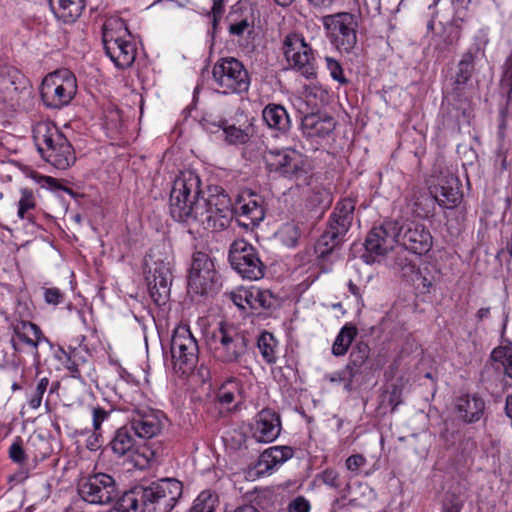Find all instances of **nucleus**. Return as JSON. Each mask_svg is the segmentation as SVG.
<instances>
[{
	"label": "nucleus",
	"mask_w": 512,
	"mask_h": 512,
	"mask_svg": "<svg viewBox=\"0 0 512 512\" xmlns=\"http://www.w3.org/2000/svg\"><path fill=\"white\" fill-rule=\"evenodd\" d=\"M485 411V401L477 395H462L455 401V412L461 421L471 424L478 422Z\"/></svg>",
	"instance_id": "obj_22"
},
{
	"label": "nucleus",
	"mask_w": 512,
	"mask_h": 512,
	"mask_svg": "<svg viewBox=\"0 0 512 512\" xmlns=\"http://www.w3.org/2000/svg\"><path fill=\"white\" fill-rule=\"evenodd\" d=\"M263 159L270 172L286 178H299L307 173L306 158L294 149L268 150Z\"/></svg>",
	"instance_id": "obj_13"
},
{
	"label": "nucleus",
	"mask_w": 512,
	"mask_h": 512,
	"mask_svg": "<svg viewBox=\"0 0 512 512\" xmlns=\"http://www.w3.org/2000/svg\"><path fill=\"white\" fill-rule=\"evenodd\" d=\"M474 59L475 57L472 52L468 51L462 55L458 62L453 80V96L460 97L463 95L465 86L470 81L475 70Z\"/></svg>",
	"instance_id": "obj_27"
},
{
	"label": "nucleus",
	"mask_w": 512,
	"mask_h": 512,
	"mask_svg": "<svg viewBox=\"0 0 512 512\" xmlns=\"http://www.w3.org/2000/svg\"><path fill=\"white\" fill-rule=\"evenodd\" d=\"M463 508V500L461 497L453 493H447L443 500V512H460Z\"/></svg>",
	"instance_id": "obj_51"
},
{
	"label": "nucleus",
	"mask_w": 512,
	"mask_h": 512,
	"mask_svg": "<svg viewBox=\"0 0 512 512\" xmlns=\"http://www.w3.org/2000/svg\"><path fill=\"white\" fill-rule=\"evenodd\" d=\"M228 31L234 36H243L245 33L251 34L253 32V26L247 19H242L235 23H230Z\"/></svg>",
	"instance_id": "obj_52"
},
{
	"label": "nucleus",
	"mask_w": 512,
	"mask_h": 512,
	"mask_svg": "<svg viewBox=\"0 0 512 512\" xmlns=\"http://www.w3.org/2000/svg\"><path fill=\"white\" fill-rule=\"evenodd\" d=\"M13 337L11 339L13 346L17 349L18 343H24L28 346L36 348L41 341V329L34 323L29 321H16L12 324Z\"/></svg>",
	"instance_id": "obj_28"
},
{
	"label": "nucleus",
	"mask_w": 512,
	"mask_h": 512,
	"mask_svg": "<svg viewBox=\"0 0 512 512\" xmlns=\"http://www.w3.org/2000/svg\"><path fill=\"white\" fill-rule=\"evenodd\" d=\"M219 506L218 495L211 490H204L194 500L190 512H215Z\"/></svg>",
	"instance_id": "obj_38"
},
{
	"label": "nucleus",
	"mask_w": 512,
	"mask_h": 512,
	"mask_svg": "<svg viewBox=\"0 0 512 512\" xmlns=\"http://www.w3.org/2000/svg\"><path fill=\"white\" fill-rule=\"evenodd\" d=\"M209 345L216 361L223 364H239L243 368H248L247 362L250 356L248 339L234 327L221 324L213 332Z\"/></svg>",
	"instance_id": "obj_6"
},
{
	"label": "nucleus",
	"mask_w": 512,
	"mask_h": 512,
	"mask_svg": "<svg viewBox=\"0 0 512 512\" xmlns=\"http://www.w3.org/2000/svg\"><path fill=\"white\" fill-rule=\"evenodd\" d=\"M76 93V77L68 69H60L48 74L43 79L40 89L44 104L54 109L68 105Z\"/></svg>",
	"instance_id": "obj_7"
},
{
	"label": "nucleus",
	"mask_w": 512,
	"mask_h": 512,
	"mask_svg": "<svg viewBox=\"0 0 512 512\" xmlns=\"http://www.w3.org/2000/svg\"><path fill=\"white\" fill-rule=\"evenodd\" d=\"M43 297L47 304L58 305L64 301V293L56 287L43 288Z\"/></svg>",
	"instance_id": "obj_53"
},
{
	"label": "nucleus",
	"mask_w": 512,
	"mask_h": 512,
	"mask_svg": "<svg viewBox=\"0 0 512 512\" xmlns=\"http://www.w3.org/2000/svg\"><path fill=\"white\" fill-rule=\"evenodd\" d=\"M49 383L50 378L48 376L38 378L36 386L27 400L28 406L31 409L36 410L41 406L43 396L48 392Z\"/></svg>",
	"instance_id": "obj_41"
},
{
	"label": "nucleus",
	"mask_w": 512,
	"mask_h": 512,
	"mask_svg": "<svg viewBox=\"0 0 512 512\" xmlns=\"http://www.w3.org/2000/svg\"><path fill=\"white\" fill-rule=\"evenodd\" d=\"M239 217V224L245 228H252L265 217L264 201L255 193H243L233 207V213Z\"/></svg>",
	"instance_id": "obj_17"
},
{
	"label": "nucleus",
	"mask_w": 512,
	"mask_h": 512,
	"mask_svg": "<svg viewBox=\"0 0 512 512\" xmlns=\"http://www.w3.org/2000/svg\"><path fill=\"white\" fill-rule=\"evenodd\" d=\"M22 78V75L15 69L0 70V98L3 101L13 98L14 93L19 89L17 83H20Z\"/></svg>",
	"instance_id": "obj_33"
},
{
	"label": "nucleus",
	"mask_w": 512,
	"mask_h": 512,
	"mask_svg": "<svg viewBox=\"0 0 512 512\" xmlns=\"http://www.w3.org/2000/svg\"><path fill=\"white\" fill-rule=\"evenodd\" d=\"M335 128L332 117H321L317 114H307L302 118L301 129L303 134L311 139L324 138Z\"/></svg>",
	"instance_id": "obj_24"
},
{
	"label": "nucleus",
	"mask_w": 512,
	"mask_h": 512,
	"mask_svg": "<svg viewBox=\"0 0 512 512\" xmlns=\"http://www.w3.org/2000/svg\"><path fill=\"white\" fill-rule=\"evenodd\" d=\"M214 281V277L200 276L196 272H189L188 288L195 294L204 295L211 290Z\"/></svg>",
	"instance_id": "obj_40"
},
{
	"label": "nucleus",
	"mask_w": 512,
	"mask_h": 512,
	"mask_svg": "<svg viewBox=\"0 0 512 512\" xmlns=\"http://www.w3.org/2000/svg\"><path fill=\"white\" fill-rule=\"evenodd\" d=\"M343 241V237L336 234V232L326 229L325 232L318 239L315 250L319 257L324 258L330 254L340 243Z\"/></svg>",
	"instance_id": "obj_39"
},
{
	"label": "nucleus",
	"mask_w": 512,
	"mask_h": 512,
	"mask_svg": "<svg viewBox=\"0 0 512 512\" xmlns=\"http://www.w3.org/2000/svg\"><path fill=\"white\" fill-rule=\"evenodd\" d=\"M229 261L244 279L258 280L265 274V265L257 249L244 239H237L231 244Z\"/></svg>",
	"instance_id": "obj_11"
},
{
	"label": "nucleus",
	"mask_w": 512,
	"mask_h": 512,
	"mask_svg": "<svg viewBox=\"0 0 512 512\" xmlns=\"http://www.w3.org/2000/svg\"><path fill=\"white\" fill-rule=\"evenodd\" d=\"M152 454L148 447L137 444L135 451H131L127 457L134 464L135 468L143 470L149 466Z\"/></svg>",
	"instance_id": "obj_44"
},
{
	"label": "nucleus",
	"mask_w": 512,
	"mask_h": 512,
	"mask_svg": "<svg viewBox=\"0 0 512 512\" xmlns=\"http://www.w3.org/2000/svg\"><path fill=\"white\" fill-rule=\"evenodd\" d=\"M461 196L459 180L455 176L448 175L439 179L434 190V198L440 206L454 208Z\"/></svg>",
	"instance_id": "obj_23"
},
{
	"label": "nucleus",
	"mask_w": 512,
	"mask_h": 512,
	"mask_svg": "<svg viewBox=\"0 0 512 512\" xmlns=\"http://www.w3.org/2000/svg\"><path fill=\"white\" fill-rule=\"evenodd\" d=\"M397 242L406 250L417 255H423L431 250L433 238L430 231L423 224L407 222L401 226L398 225Z\"/></svg>",
	"instance_id": "obj_15"
},
{
	"label": "nucleus",
	"mask_w": 512,
	"mask_h": 512,
	"mask_svg": "<svg viewBox=\"0 0 512 512\" xmlns=\"http://www.w3.org/2000/svg\"><path fill=\"white\" fill-rule=\"evenodd\" d=\"M366 464L367 459L362 454H352L345 461L346 469L353 475H358Z\"/></svg>",
	"instance_id": "obj_48"
},
{
	"label": "nucleus",
	"mask_w": 512,
	"mask_h": 512,
	"mask_svg": "<svg viewBox=\"0 0 512 512\" xmlns=\"http://www.w3.org/2000/svg\"><path fill=\"white\" fill-rule=\"evenodd\" d=\"M136 445L134 434L127 427L119 428L110 441L112 451L120 457L127 456L131 451H135Z\"/></svg>",
	"instance_id": "obj_31"
},
{
	"label": "nucleus",
	"mask_w": 512,
	"mask_h": 512,
	"mask_svg": "<svg viewBox=\"0 0 512 512\" xmlns=\"http://www.w3.org/2000/svg\"><path fill=\"white\" fill-rule=\"evenodd\" d=\"M458 104L454 105L449 111V117L455 120V124L460 129L462 126L470 125L471 119L473 118V109L469 100L462 96L456 97Z\"/></svg>",
	"instance_id": "obj_34"
},
{
	"label": "nucleus",
	"mask_w": 512,
	"mask_h": 512,
	"mask_svg": "<svg viewBox=\"0 0 512 512\" xmlns=\"http://www.w3.org/2000/svg\"><path fill=\"white\" fill-rule=\"evenodd\" d=\"M282 234L289 237L291 245H294L300 236L299 230L294 224H286L282 228Z\"/></svg>",
	"instance_id": "obj_57"
},
{
	"label": "nucleus",
	"mask_w": 512,
	"mask_h": 512,
	"mask_svg": "<svg viewBox=\"0 0 512 512\" xmlns=\"http://www.w3.org/2000/svg\"><path fill=\"white\" fill-rule=\"evenodd\" d=\"M257 346L265 362L276 363L278 342L271 333L263 332L257 340Z\"/></svg>",
	"instance_id": "obj_37"
},
{
	"label": "nucleus",
	"mask_w": 512,
	"mask_h": 512,
	"mask_svg": "<svg viewBox=\"0 0 512 512\" xmlns=\"http://www.w3.org/2000/svg\"><path fill=\"white\" fill-rule=\"evenodd\" d=\"M262 118L270 129L285 133L291 126L286 109L279 104H268L262 111Z\"/></svg>",
	"instance_id": "obj_30"
},
{
	"label": "nucleus",
	"mask_w": 512,
	"mask_h": 512,
	"mask_svg": "<svg viewBox=\"0 0 512 512\" xmlns=\"http://www.w3.org/2000/svg\"><path fill=\"white\" fill-rule=\"evenodd\" d=\"M399 266L401 267L404 275L418 273V268L416 267V265H414L412 263H408V264H404V265L402 263H399Z\"/></svg>",
	"instance_id": "obj_62"
},
{
	"label": "nucleus",
	"mask_w": 512,
	"mask_h": 512,
	"mask_svg": "<svg viewBox=\"0 0 512 512\" xmlns=\"http://www.w3.org/2000/svg\"><path fill=\"white\" fill-rule=\"evenodd\" d=\"M65 368L70 371V374L74 378L80 377V371L78 368V364L73 361L70 357L67 358V361L65 362Z\"/></svg>",
	"instance_id": "obj_61"
},
{
	"label": "nucleus",
	"mask_w": 512,
	"mask_h": 512,
	"mask_svg": "<svg viewBox=\"0 0 512 512\" xmlns=\"http://www.w3.org/2000/svg\"><path fill=\"white\" fill-rule=\"evenodd\" d=\"M201 180L191 170L181 172L170 192V214L179 222L199 225L204 230L221 231L230 225L233 206L222 187L209 188L206 198L201 196Z\"/></svg>",
	"instance_id": "obj_1"
},
{
	"label": "nucleus",
	"mask_w": 512,
	"mask_h": 512,
	"mask_svg": "<svg viewBox=\"0 0 512 512\" xmlns=\"http://www.w3.org/2000/svg\"><path fill=\"white\" fill-rule=\"evenodd\" d=\"M323 25L339 51H352L357 43L358 23L355 15L348 12L328 15L323 17Z\"/></svg>",
	"instance_id": "obj_12"
},
{
	"label": "nucleus",
	"mask_w": 512,
	"mask_h": 512,
	"mask_svg": "<svg viewBox=\"0 0 512 512\" xmlns=\"http://www.w3.org/2000/svg\"><path fill=\"white\" fill-rule=\"evenodd\" d=\"M109 412L101 407H95L92 410L93 428L97 432L100 430L102 423L108 418Z\"/></svg>",
	"instance_id": "obj_56"
},
{
	"label": "nucleus",
	"mask_w": 512,
	"mask_h": 512,
	"mask_svg": "<svg viewBox=\"0 0 512 512\" xmlns=\"http://www.w3.org/2000/svg\"><path fill=\"white\" fill-rule=\"evenodd\" d=\"M356 335L357 329L354 326L344 325L333 342L332 354L336 357L344 356Z\"/></svg>",
	"instance_id": "obj_35"
},
{
	"label": "nucleus",
	"mask_w": 512,
	"mask_h": 512,
	"mask_svg": "<svg viewBox=\"0 0 512 512\" xmlns=\"http://www.w3.org/2000/svg\"><path fill=\"white\" fill-rule=\"evenodd\" d=\"M33 138L42 158L55 168L65 170L75 162L73 147L53 122H37Z\"/></svg>",
	"instance_id": "obj_4"
},
{
	"label": "nucleus",
	"mask_w": 512,
	"mask_h": 512,
	"mask_svg": "<svg viewBox=\"0 0 512 512\" xmlns=\"http://www.w3.org/2000/svg\"><path fill=\"white\" fill-rule=\"evenodd\" d=\"M130 425L139 438L151 439L162 429V415L150 408L137 409L132 414Z\"/></svg>",
	"instance_id": "obj_20"
},
{
	"label": "nucleus",
	"mask_w": 512,
	"mask_h": 512,
	"mask_svg": "<svg viewBox=\"0 0 512 512\" xmlns=\"http://www.w3.org/2000/svg\"><path fill=\"white\" fill-rule=\"evenodd\" d=\"M388 402L392 406V410H395V408L402 403L401 391L397 387H394L389 393Z\"/></svg>",
	"instance_id": "obj_58"
},
{
	"label": "nucleus",
	"mask_w": 512,
	"mask_h": 512,
	"mask_svg": "<svg viewBox=\"0 0 512 512\" xmlns=\"http://www.w3.org/2000/svg\"><path fill=\"white\" fill-rule=\"evenodd\" d=\"M173 257L165 243L155 245L144 260V273L150 297L158 306L165 305L170 296Z\"/></svg>",
	"instance_id": "obj_3"
},
{
	"label": "nucleus",
	"mask_w": 512,
	"mask_h": 512,
	"mask_svg": "<svg viewBox=\"0 0 512 512\" xmlns=\"http://www.w3.org/2000/svg\"><path fill=\"white\" fill-rule=\"evenodd\" d=\"M9 457L15 463H23L26 460V453L22 446V439L17 437L9 448Z\"/></svg>",
	"instance_id": "obj_50"
},
{
	"label": "nucleus",
	"mask_w": 512,
	"mask_h": 512,
	"mask_svg": "<svg viewBox=\"0 0 512 512\" xmlns=\"http://www.w3.org/2000/svg\"><path fill=\"white\" fill-rule=\"evenodd\" d=\"M17 216L21 220L34 221L32 211L36 208V197L29 188L20 189V198L17 203Z\"/></svg>",
	"instance_id": "obj_36"
},
{
	"label": "nucleus",
	"mask_w": 512,
	"mask_h": 512,
	"mask_svg": "<svg viewBox=\"0 0 512 512\" xmlns=\"http://www.w3.org/2000/svg\"><path fill=\"white\" fill-rule=\"evenodd\" d=\"M206 268H214L213 261L206 253L195 252L193 254L190 271H199Z\"/></svg>",
	"instance_id": "obj_46"
},
{
	"label": "nucleus",
	"mask_w": 512,
	"mask_h": 512,
	"mask_svg": "<svg viewBox=\"0 0 512 512\" xmlns=\"http://www.w3.org/2000/svg\"><path fill=\"white\" fill-rule=\"evenodd\" d=\"M250 431L257 442L271 443L280 435V416L272 409H262L255 415Z\"/></svg>",
	"instance_id": "obj_19"
},
{
	"label": "nucleus",
	"mask_w": 512,
	"mask_h": 512,
	"mask_svg": "<svg viewBox=\"0 0 512 512\" xmlns=\"http://www.w3.org/2000/svg\"><path fill=\"white\" fill-rule=\"evenodd\" d=\"M370 354L368 344L364 342L357 343L351 350L348 363L346 364L347 371L350 372L355 378L363 372V367L366 364Z\"/></svg>",
	"instance_id": "obj_32"
},
{
	"label": "nucleus",
	"mask_w": 512,
	"mask_h": 512,
	"mask_svg": "<svg viewBox=\"0 0 512 512\" xmlns=\"http://www.w3.org/2000/svg\"><path fill=\"white\" fill-rule=\"evenodd\" d=\"M282 50L289 67L307 79L316 76L317 61L315 51L299 33L287 34L282 42Z\"/></svg>",
	"instance_id": "obj_8"
},
{
	"label": "nucleus",
	"mask_w": 512,
	"mask_h": 512,
	"mask_svg": "<svg viewBox=\"0 0 512 512\" xmlns=\"http://www.w3.org/2000/svg\"><path fill=\"white\" fill-rule=\"evenodd\" d=\"M54 15L64 23H73L82 14L85 0H49Z\"/></svg>",
	"instance_id": "obj_29"
},
{
	"label": "nucleus",
	"mask_w": 512,
	"mask_h": 512,
	"mask_svg": "<svg viewBox=\"0 0 512 512\" xmlns=\"http://www.w3.org/2000/svg\"><path fill=\"white\" fill-rule=\"evenodd\" d=\"M491 358L495 362H499L504 369L506 376L512 378V348L500 346L495 348L491 353Z\"/></svg>",
	"instance_id": "obj_42"
},
{
	"label": "nucleus",
	"mask_w": 512,
	"mask_h": 512,
	"mask_svg": "<svg viewBox=\"0 0 512 512\" xmlns=\"http://www.w3.org/2000/svg\"><path fill=\"white\" fill-rule=\"evenodd\" d=\"M354 210L355 202L349 198L343 199L331 213L327 228L344 238L352 225Z\"/></svg>",
	"instance_id": "obj_21"
},
{
	"label": "nucleus",
	"mask_w": 512,
	"mask_h": 512,
	"mask_svg": "<svg viewBox=\"0 0 512 512\" xmlns=\"http://www.w3.org/2000/svg\"><path fill=\"white\" fill-rule=\"evenodd\" d=\"M100 446L98 441V435L94 431V434L87 440V447L90 450H96Z\"/></svg>",
	"instance_id": "obj_63"
},
{
	"label": "nucleus",
	"mask_w": 512,
	"mask_h": 512,
	"mask_svg": "<svg viewBox=\"0 0 512 512\" xmlns=\"http://www.w3.org/2000/svg\"><path fill=\"white\" fill-rule=\"evenodd\" d=\"M230 298L240 309L252 310L269 309L275 303V297L271 291L256 286L239 287L232 291Z\"/></svg>",
	"instance_id": "obj_18"
},
{
	"label": "nucleus",
	"mask_w": 512,
	"mask_h": 512,
	"mask_svg": "<svg viewBox=\"0 0 512 512\" xmlns=\"http://www.w3.org/2000/svg\"><path fill=\"white\" fill-rule=\"evenodd\" d=\"M398 223L393 221L385 222L379 227L373 228L366 237L365 249L367 255L364 257L384 256L393 249L397 243Z\"/></svg>",
	"instance_id": "obj_16"
},
{
	"label": "nucleus",
	"mask_w": 512,
	"mask_h": 512,
	"mask_svg": "<svg viewBox=\"0 0 512 512\" xmlns=\"http://www.w3.org/2000/svg\"><path fill=\"white\" fill-rule=\"evenodd\" d=\"M293 456L292 448L288 446H273L266 449L256 464L258 474L269 473L273 468L283 464Z\"/></svg>",
	"instance_id": "obj_25"
},
{
	"label": "nucleus",
	"mask_w": 512,
	"mask_h": 512,
	"mask_svg": "<svg viewBox=\"0 0 512 512\" xmlns=\"http://www.w3.org/2000/svg\"><path fill=\"white\" fill-rule=\"evenodd\" d=\"M318 478L323 484H325L333 489H339L341 487L340 475L337 471H335L333 469L324 470L318 476Z\"/></svg>",
	"instance_id": "obj_49"
},
{
	"label": "nucleus",
	"mask_w": 512,
	"mask_h": 512,
	"mask_svg": "<svg viewBox=\"0 0 512 512\" xmlns=\"http://www.w3.org/2000/svg\"><path fill=\"white\" fill-rule=\"evenodd\" d=\"M198 353V344L190 329L187 326L177 327L171 339L174 372L181 376L192 373L198 363Z\"/></svg>",
	"instance_id": "obj_10"
},
{
	"label": "nucleus",
	"mask_w": 512,
	"mask_h": 512,
	"mask_svg": "<svg viewBox=\"0 0 512 512\" xmlns=\"http://www.w3.org/2000/svg\"><path fill=\"white\" fill-rule=\"evenodd\" d=\"M326 64L327 69L334 80L338 81L342 85L348 82L344 76L343 68L337 60L331 57H326Z\"/></svg>",
	"instance_id": "obj_47"
},
{
	"label": "nucleus",
	"mask_w": 512,
	"mask_h": 512,
	"mask_svg": "<svg viewBox=\"0 0 512 512\" xmlns=\"http://www.w3.org/2000/svg\"><path fill=\"white\" fill-rule=\"evenodd\" d=\"M310 509L309 501L303 496L296 497L288 505V512H309Z\"/></svg>",
	"instance_id": "obj_54"
},
{
	"label": "nucleus",
	"mask_w": 512,
	"mask_h": 512,
	"mask_svg": "<svg viewBox=\"0 0 512 512\" xmlns=\"http://www.w3.org/2000/svg\"><path fill=\"white\" fill-rule=\"evenodd\" d=\"M501 84L503 87L512 89V60L506 58L502 66V79Z\"/></svg>",
	"instance_id": "obj_55"
},
{
	"label": "nucleus",
	"mask_w": 512,
	"mask_h": 512,
	"mask_svg": "<svg viewBox=\"0 0 512 512\" xmlns=\"http://www.w3.org/2000/svg\"><path fill=\"white\" fill-rule=\"evenodd\" d=\"M102 41L106 55L119 69L132 66L137 55V46L125 22L110 18L103 25Z\"/></svg>",
	"instance_id": "obj_5"
},
{
	"label": "nucleus",
	"mask_w": 512,
	"mask_h": 512,
	"mask_svg": "<svg viewBox=\"0 0 512 512\" xmlns=\"http://www.w3.org/2000/svg\"><path fill=\"white\" fill-rule=\"evenodd\" d=\"M203 126L211 133L222 130L226 142L231 145L245 144L249 141L251 136V128L249 126L240 128L235 125H227L226 121H221L219 123L205 121Z\"/></svg>",
	"instance_id": "obj_26"
},
{
	"label": "nucleus",
	"mask_w": 512,
	"mask_h": 512,
	"mask_svg": "<svg viewBox=\"0 0 512 512\" xmlns=\"http://www.w3.org/2000/svg\"><path fill=\"white\" fill-rule=\"evenodd\" d=\"M330 382L332 383H344V388L347 391H351L353 388V382L355 377L347 371V368L344 367L342 370L333 372L328 376Z\"/></svg>",
	"instance_id": "obj_45"
},
{
	"label": "nucleus",
	"mask_w": 512,
	"mask_h": 512,
	"mask_svg": "<svg viewBox=\"0 0 512 512\" xmlns=\"http://www.w3.org/2000/svg\"><path fill=\"white\" fill-rule=\"evenodd\" d=\"M223 1L224 0H213L212 13L214 25L223 13Z\"/></svg>",
	"instance_id": "obj_60"
},
{
	"label": "nucleus",
	"mask_w": 512,
	"mask_h": 512,
	"mask_svg": "<svg viewBox=\"0 0 512 512\" xmlns=\"http://www.w3.org/2000/svg\"><path fill=\"white\" fill-rule=\"evenodd\" d=\"M239 395V383L235 379H229L218 390L217 398L221 404L229 405Z\"/></svg>",
	"instance_id": "obj_43"
},
{
	"label": "nucleus",
	"mask_w": 512,
	"mask_h": 512,
	"mask_svg": "<svg viewBox=\"0 0 512 512\" xmlns=\"http://www.w3.org/2000/svg\"><path fill=\"white\" fill-rule=\"evenodd\" d=\"M507 111L505 109H501L498 115V135L500 138L504 137V131L507 126Z\"/></svg>",
	"instance_id": "obj_59"
},
{
	"label": "nucleus",
	"mask_w": 512,
	"mask_h": 512,
	"mask_svg": "<svg viewBox=\"0 0 512 512\" xmlns=\"http://www.w3.org/2000/svg\"><path fill=\"white\" fill-rule=\"evenodd\" d=\"M79 494L91 504L110 503L117 495L115 480L105 473L94 474L80 484Z\"/></svg>",
	"instance_id": "obj_14"
},
{
	"label": "nucleus",
	"mask_w": 512,
	"mask_h": 512,
	"mask_svg": "<svg viewBox=\"0 0 512 512\" xmlns=\"http://www.w3.org/2000/svg\"><path fill=\"white\" fill-rule=\"evenodd\" d=\"M181 492V483L176 480L152 483L148 487L136 486L125 492L110 512H130L138 509L142 512H170Z\"/></svg>",
	"instance_id": "obj_2"
},
{
	"label": "nucleus",
	"mask_w": 512,
	"mask_h": 512,
	"mask_svg": "<svg viewBox=\"0 0 512 512\" xmlns=\"http://www.w3.org/2000/svg\"><path fill=\"white\" fill-rule=\"evenodd\" d=\"M212 75L223 94H241L249 89V73L243 63L234 57L219 59L213 66Z\"/></svg>",
	"instance_id": "obj_9"
},
{
	"label": "nucleus",
	"mask_w": 512,
	"mask_h": 512,
	"mask_svg": "<svg viewBox=\"0 0 512 512\" xmlns=\"http://www.w3.org/2000/svg\"><path fill=\"white\" fill-rule=\"evenodd\" d=\"M196 274L200 276H206V277H216V271L214 268H206L203 270L195 271Z\"/></svg>",
	"instance_id": "obj_64"
}]
</instances>
